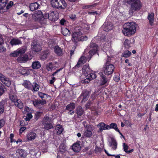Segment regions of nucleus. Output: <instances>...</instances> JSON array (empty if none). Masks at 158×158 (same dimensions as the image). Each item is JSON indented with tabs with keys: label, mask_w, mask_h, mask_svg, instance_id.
<instances>
[{
	"label": "nucleus",
	"mask_w": 158,
	"mask_h": 158,
	"mask_svg": "<svg viewBox=\"0 0 158 158\" xmlns=\"http://www.w3.org/2000/svg\"><path fill=\"white\" fill-rule=\"evenodd\" d=\"M39 85L36 83H33L32 85V88L31 89L32 91H37L39 89Z\"/></svg>",
	"instance_id": "obj_34"
},
{
	"label": "nucleus",
	"mask_w": 158,
	"mask_h": 158,
	"mask_svg": "<svg viewBox=\"0 0 158 158\" xmlns=\"http://www.w3.org/2000/svg\"><path fill=\"white\" fill-rule=\"evenodd\" d=\"M50 121L51 119L48 116H45L43 119V124L50 123Z\"/></svg>",
	"instance_id": "obj_47"
},
{
	"label": "nucleus",
	"mask_w": 158,
	"mask_h": 158,
	"mask_svg": "<svg viewBox=\"0 0 158 158\" xmlns=\"http://www.w3.org/2000/svg\"><path fill=\"white\" fill-rule=\"evenodd\" d=\"M100 85L101 86L104 85L106 84L109 81V80L106 76V75L102 73H100Z\"/></svg>",
	"instance_id": "obj_7"
},
{
	"label": "nucleus",
	"mask_w": 158,
	"mask_h": 158,
	"mask_svg": "<svg viewBox=\"0 0 158 158\" xmlns=\"http://www.w3.org/2000/svg\"><path fill=\"white\" fill-rule=\"evenodd\" d=\"M40 5L37 2L31 3L29 6L30 9L31 11L38 9Z\"/></svg>",
	"instance_id": "obj_21"
},
{
	"label": "nucleus",
	"mask_w": 158,
	"mask_h": 158,
	"mask_svg": "<svg viewBox=\"0 0 158 158\" xmlns=\"http://www.w3.org/2000/svg\"><path fill=\"white\" fill-rule=\"evenodd\" d=\"M32 67L34 69H37L40 68L41 65L40 63L38 61L33 62L32 64Z\"/></svg>",
	"instance_id": "obj_30"
},
{
	"label": "nucleus",
	"mask_w": 158,
	"mask_h": 158,
	"mask_svg": "<svg viewBox=\"0 0 158 158\" xmlns=\"http://www.w3.org/2000/svg\"><path fill=\"white\" fill-rule=\"evenodd\" d=\"M63 131V129L61 125H57L56 127L55 132L57 134H60Z\"/></svg>",
	"instance_id": "obj_24"
},
{
	"label": "nucleus",
	"mask_w": 158,
	"mask_h": 158,
	"mask_svg": "<svg viewBox=\"0 0 158 158\" xmlns=\"http://www.w3.org/2000/svg\"><path fill=\"white\" fill-rule=\"evenodd\" d=\"M136 31L135 23L131 22L125 23L123 26V32L124 35L130 36L135 34Z\"/></svg>",
	"instance_id": "obj_2"
},
{
	"label": "nucleus",
	"mask_w": 158,
	"mask_h": 158,
	"mask_svg": "<svg viewBox=\"0 0 158 158\" xmlns=\"http://www.w3.org/2000/svg\"><path fill=\"white\" fill-rule=\"evenodd\" d=\"M70 19L73 20H74L76 19V15L75 14L72 15L71 16H70Z\"/></svg>",
	"instance_id": "obj_63"
},
{
	"label": "nucleus",
	"mask_w": 158,
	"mask_h": 158,
	"mask_svg": "<svg viewBox=\"0 0 158 158\" xmlns=\"http://www.w3.org/2000/svg\"><path fill=\"white\" fill-rule=\"evenodd\" d=\"M69 32V30L66 28H64L62 29V33L64 36H67L68 35Z\"/></svg>",
	"instance_id": "obj_49"
},
{
	"label": "nucleus",
	"mask_w": 158,
	"mask_h": 158,
	"mask_svg": "<svg viewBox=\"0 0 158 158\" xmlns=\"http://www.w3.org/2000/svg\"><path fill=\"white\" fill-rule=\"evenodd\" d=\"M26 51L25 48H20L15 51L13 53H11L10 55L13 56H16L24 53Z\"/></svg>",
	"instance_id": "obj_13"
},
{
	"label": "nucleus",
	"mask_w": 158,
	"mask_h": 158,
	"mask_svg": "<svg viewBox=\"0 0 158 158\" xmlns=\"http://www.w3.org/2000/svg\"><path fill=\"white\" fill-rule=\"evenodd\" d=\"M31 49L33 51L35 52H38L40 51L41 48L40 45L37 44L36 40H34L31 44Z\"/></svg>",
	"instance_id": "obj_8"
},
{
	"label": "nucleus",
	"mask_w": 158,
	"mask_h": 158,
	"mask_svg": "<svg viewBox=\"0 0 158 158\" xmlns=\"http://www.w3.org/2000/svg\"><path fill=\"white\" fill-rule=\"evenodd\" d=\"M53 42H52V41L50 40V42H48V46L49 47L52 48L53 46Z\"/></svg>",
	"instance_id": "obj_59"
},
{
	"label": "nucleus",
	"mask_w": 158,
	"mask_h": 158,
	"mask_svg": "<svg viewBox=\"0 0 158 158\" xmlns=\"http://www.w3.org/2000/svg\"><path fill=\"white\" fill-rule=\"evenodd\" d=\"M123 146L124 151L125 152H126L128 150V149L129 148V146L127 144H126L125 143H123Z\"/></svg>",
	"instance_id": "obj_55"
},
{
	"label": "nucleus",
	"mask_w": 158,
	"mask_h": 158,
	"mask_svg": "<svg viewBox=\"0 0 158 158\" xmlns=\"http://www.w3.org/2000/svg\"><path fill=\"white\" fill-rule=\"evenodd\" d=\"M13 2L12 1H10L7 4L6 6V7L5 6V7H4L3 9L5 8V11H6L9 8H10L12 6H13Z\"/></svg>",
	"instance_id": "obj_45"
},
{
	"label": "nucleus",
	"mask_w": 158,
	"mask_h": 158,
	"mask_svg": "<svg viewBox=\"0 0 158 158\" xmlns=\"http://www.w3.org/2000/svg\"><path fill=\"white\" fill-rule=\"evenodd\" d=\"M72 149L75 152H78L81 149L80 144L77 143H74L72 146Z\"/></svg>",
	"instance_id": "obj_19"
},
{
	"label": "nucleus",
	"mask_w": 158,
	"mask_h": 158,
	"mask_svg": "<svg viewBox=\"0 0 158 158\" xmlns=\"http://www.w3.org/2000/svg\"><path fill=\"white\" fill-rule=\"evenodd\" d=\"M5 123V121L3 120H0V128L2 127Z\"/></svg>",
	"instance_id": "obj_58"
},
{
	"label": "nucleus",
	"mask_w": 158,
	"mask_h": 158,
	"mask_svg": "<svg viewBox=\"0 0 158 158\" xmlns=\"http://www.w3.org/2000/svg\"><path fill=\"white\" fill-rule=\"evenodd\" d=\"M127 3L130 6L129 13L132 15L134 12L139 10L142 7V3L140 0H126Z\"/></svg>",
	"instance_id": "obj_1"
},
{
	"label": "nucleus",
	"mask_w": 158,
	"mask_h": 158,
	"mask_svg": "<svg viewBox=\"0 0 158 158\" xmlns=\"http://www.w3.org/2000/svg\"><path fill=\"white\" fill-rule=\"evenodd\" d=\"M10 43L11 45L13 46L21 44L22 43L19 39L14 38L10 41Z\"/></svg>",
	"instance_id": "obj_22"
},
{
	"label": "nucleus",
	"mask_w": 158,
	"mask_h": 158,
	"mask_svg": "<svg viewBox=\"0 0 158 158\" xmlns=\"http://www.w3.org/2000/svg\"><path fill=\"white\" fill-rule=\"evenodd\" d=\"M98 51V49H91L89 52V55L88 56V58L89 59L88 61L91 59L93 55L96 54Z\"/></svg>",
	"instance_id": "obj_26"
},
{
	"label": "nucleus",
	"mask_w": 158,
	"mask_h": 158,
	"mask_svg": "<svg viewBox=\"0 0 158 158\" xmlns=\"http://www.w3.org/2000/svg\"><path fill=\"white\" fill-rule=\"evenodd\" d=\"M15 104L16 106H17L20 109L22 108L23 107V103L21 102V100L19 99L17 100L15 102Z\"/></svg>",
	"instance_id": "obj_35"
},
{
	"label": "nucleus",
	"mask_w": 158,
	"mask_h": 158,
	"mask_svg": "<svg viewBox=\"0 0 158 158\" xmlns=\"http://www.w3.org/2000/svg\"><path fill=\"white\" fill-rule=\"evenodd\" d=\"M87 60V58L83 56H81L78 61L76 66L77 67H79L81 65L85 63Z\"/></svg>",
	"instance_id": "obj_20"
},
{
	"label": "nucleus",
	"mask_w": 158,
	"mask_h": 158,
	"mask_svg": "<svg viewBox=\"0 0 158 158\" xmlns=\"http://www.w3.org/2000/svg\"><path fill=\"white\" fill-rule=\"evenodd\" d=\"M90 47L92 49H98V46L96 43H94L91 41L90 44Z\"/></svg>",
	"instance_id": "obj_46"
},
{
	"label": "nucleus",
	"mask_w": 158,
	"mask_h": 158,
	"mask_svg": "<svg viewBox=\"0 0 158 158\" xmlns=\"http://www.w3.org/2000/svg\"><path fill=\"white\" fill-rule=\"evenodd\" d=\"M113 26V25L111 22H108L105 23L103 24L102 27L103 28L104 31L108 32L112 29Z\"/></svg>",
	"instance_id": "obj_12"
},
{
	"label": "nucleus",
	"mask_w": 158,
	"mask_h": 158,
	"mask_svg": "<svg viewBox=\"0 0 158 158\" xmlns=\"http://www.w3.org/2000/svg\"><path fill=\"white\" fill-rule=\"evenodd\" d=\"M43 125L44 126V128L47 130L51 129L53 127L52 124L51 123H43Z\"/></svg>",
	"instance_id": "obj_37"
},
{
	"label": "nucleus",
	"mask_w": 158,
	"mask_h": 158,
	"mask_svg": "<svg viewBox=\"0 0 158 158\" xmlns=\"http://www.w3.org/2000/svg\"><path fill=\"white\" fill-rule=\"evenodd\" d=\"M56 80V78L54 77H52V79L50 81L49 83L51 84H52Z\"/></svg>",
	"instance_id": "obj_64"
},
{
	"label": "nucleus",
	"mask_w": 158,
	"mask_h": 158,
	"mask_svg": "<svg viewBox=\"0 0 158 158\" xmlns=\"http://www.w3.org/2000/svg\"><path fill=\"white\" fill-rule=\"evenodd\" d=\"M38 151V148H36L35 149H31L30 151V152L32 155H34L36 156Z\"/></svg>",
	"instance_id": "obj_48"
},
{
	"label": "nucleus",
	"mask_w": 158,
	"mask_h": 158,
	"mask_svg": "<svg viewBox=\"0 0 158 158\" xmlns=\"http://www.w3.org/2000/svg\"><path fill=\"white\" fill-rule=\"evenodd\" d=\"M7 0H0V10H2L6 6Z\"/></svg>",
	"instance_id": "obj_36"
},
{
	"label": "nucleus",
	"mask_w": 158,
	"mask_h": 158,
	"mask_svg": "<svg viewBox=\"0 0 158 158\" xmlns=\"http://www.w3.org/2000/svg\"><path fill=\"white\" fill-rule=\"evenodd\" d=\"M44 15L40 10H38L34 13L32 16V18L35 20H39L44 18Z\"/></svg>",
	"instance_id": "obj_9"
},
{
	"label": "nucleus",
	"mask_w": 158,
	"mask_h": 158,
	"mask_svg": "<svg viewBox=\"0 0 158 158\" xmlns=\"http://www.w3.org/2000/svg\"><path fill=\"white\" fill-rule=\"evenodd\" d=\"M58 18V14L56 11H50L48 14H46L44 15V18H48L50 20L55 21Z\"/></svg>",
	"instance_id": "obj_6"
},
{
	"label": "nucleus",
	"mask_w": 158,
	"mask_h": 158,
	"mask_svg": "<svg viewBox=\"0 0 158 158\" xmlns=\"http://www.w3.org/2000/svg\"><path fill=\"white\" fill-rule=\"evenodd\" d=\"M83 112L84 110L82 107L79 106L77 107L76 110V113L78 117L81 116L82 115Z\"/></svg>",
	"instance_id": "obj_31"
},
{
	"label": "nucleus",
	"mask_w": 158,
	"mask_h": 158,
	"mask_svg": "<svg viewBox=\"0 0 158 158\" xmlns=\"http://www.w3.org/2000/svg\"><path fill=\"white\" fill-rule=\"evenodd\" d=\"M124 44L126 47L128 48L129 47L130 45V40L127 39H126L124 42Z\"/></svg>",
	"instance_id": "obj_52"
},
{
	"label": "nucleus",
	"mask_w": 158,
	"mask_h": 158,
	"mask_svg": "<svg viewBox=\"0 0 158 158\" xmlns=\"http://www.w3.org/2000/svg\"><path fill=\"white\" fill-rule=\"evenodd\" d=\"M37 135L34 132H31L28 133L26 135L27 141H32L37 137Z\"/></svg>",
	"instance_id": "obj_11"
},
{
	"label": "nucleus",
	"mask_w": 158,
	"mask_h": 158,
	"mask_svg": "<svg viewBox=\"0 0 158 158\" xmlns=\"http://www.w3.org/2000/svg\"><path fill=\"white\" fill-rule=\"evenodd\" d=\"M85 76H86V77H87L88 79H89V80L90 81L95 79L97 77L95 74L93 72L92 70V72H90V73H89Z\"/></svg>",
	"instance_id": "obj_28"
},
{
	"label": "nucleus",
	"mask_w": 158,
	"mask_h": 158,
	"mask_svg": "<svg viewBox=\"0 0 158 158\" xmlns=\"http://www.w3.org/2000/svg\"><path fill=\"white\" fill-rule=\"evenodd\" d=\"M111 142L110 143V146L114 150H116L117 148L118 143L116 140L114 138L111 139Z\"/></svg>",
	"instance_id": "obj_18"
},
{
	"label": "nucleus",
	"mask_w": 158,
	"mask_h": 158,
	"mask_svg": "<svg viewBox=\"0 0 158 158\" xmlns=\"http://www.w3.org/2000/svg\"><path fill=\"white\" fill-rule=\"evenodd\" d=\"M6 103L4 100H2L0 102V114L2 113L4 111V105Z\"/></svg>",
	"instance_id": "obj_41"
},
{
	"label": "nucleus",
	"mask_w": 158,
	"mask_h": 158,
	"mask_svg": "<svg viewBox=\"0 0 158 158\" xmlns=\"http://www.w3.org/2000/svg\"><path fill=\"white\" fill-rule=\"evenodd\" d=\"M28 60V56L27 55H25L23 56H19L17 59V60L19 62H25Z\"/></svg>",
	"instance_id": "obj_23"
},
{
	"label": "nucleus",
	"mask_w": 158,
	"mask_h": 158,
	"mask_svg": "<svg viewBox=\"0 0 158 158\" xmlns=\"http://www.w3.org/2000/svg\"><path fill=\"white\" fill-rule=\"evenodd\" d=\"M9 98L10 100L14 103L18 100L16 95L14 94H9Z\"/></svg>",
	"instance_id": "obj_40"
},
{
	"label": "nucleus",
	"mask_w": 158,
	"mask_h": 158,
	"mask_svg": "<svg viewBox=\"0 0 158 158\" xmlns=\"http://www.w3.org/2000/svg\"><path fill=\"white\" fill-rule=\"evenodd\" d=\"M105 125L106 124L103 122L100 123L97 126L99 127V131L100 132H102L103 130H105Z\"/></svg>",
	"instance_id": "obj_38"
},
{
	"label": "nucleus",
	"mask_w": 158,
	"mask_h": 158,
	"mask_svg": "<svg viewBox=\"0 0 158 158\" xmlns=\"http://www.w3.org/2000/svg\"><path fill=\"white\" fill-rule=\"evenodd\" d=\"M33 103L34 106L36 107H39L45 104L46 103V101L44 100H41L37 99L33 101Z\"/></svg>",
	"instance_id": "obj_15"
},
{
	"label": "nucleus",
	"mask_w": 158,
	"mask_h": 158,
	"mask_svg": "<svg viewBox=\"0 0 158 158\" xmlns=\"http://www.w3.org/2000/svg\"><path fill=\"white\" fill-rule=\"evenodd\" d=\"M89 97V92L87 90H85L82 91L79 98L82 99L81 102H85L86 101Z\"/></svg>",
	"instance_id": "obj_10"
},
{
	"label": "nucleus",
	"mask_w": 158,
	"mask_h": 158,
	"mask_svg": "<svg viewBox=\"0 0 158 158\" xmlns=\"http://www.w3.org/2000/svg\"><path fill=\"white\" fill-rule=\"evenodd\" d=\"M2 82L7 87L10 86L11 85V81L9 78L6 77H4Z\"/></svg>",
	"instance_id": "obj_29"
},
{
	"label": "nucleus",
	"mask_w": 158,
	"mask_h": 158,
	"mask_svg": "<svg viewBox=\"0 0 158 158\" xmlns=\"http://www.w3.org/2000/svg\"><path fill=\"white\" fill-rule=\"evenodd\" d=\"M3 40L2 38L0 36V52H3L6 50V48L3 45Z\"/></svg>",
	"instance_id": "obj_33"
},
{
	"label": "nucleus",
	"mask_w": 158,
	"mask_h": 158,
	"mask_svg": "<svg viewBox=\"0 0 158 158\" xmlns=\"http://www.w3.org/2000/svg\"><path fill=\"white\" fill-rule=\"evenodd\" d=\"M114 80L115 81L118 82L120 80V77L118 75H114Z\"/></svg>",
	"instance_id": "obj_57"
},
{
	"label": "nucleus",
	"mask_w": 158,
	"mask_h": 158,
	"mask_svg": "<svg viewBox=\"0 0 158 158\" xmlns=\"http://www.w3.org/2000/svg\"><path fill=\"white\" fill-rule=\"evenodd\" d=\"M38 94L39 95V97L42 99L44 98V95H45L46 96H48V97L49 98H50L49 95H48L45 94L43 93L40 92H38Z\"/></svg>",
	"instance_id": "obj_50"
},
{
	"label": "nucleus",
	"mask_w": 158,
	"mask_h": 158,
	"mask_svg": "<svg viewBox=\"0 0 158 158\" xmlns=\"http://www.w3.org/2000/svg\"><path fill=\"white\" fill-rule=\"evenodd\" d=\"M110 129H113L116 131L117 130H118V129L117 127V125L116 123H111L110 124Z\"/></svg>",
	"instance_id": "obj_44"
},
{
	"label": "nucleus",
	"mask_w": 158,
	"mask_h": 158,
	"mask_svg": "<svg viewBox=\"0 0 158 158\" xmlns=\"http://www.w3.org/2000/svg\"><path fill=\"white\" fill-rule=\"evenodd\" d=\"M131 55V52L128 50H126L122 54V56L126 58H128Z\"/></svg>",
	"instance_id": "obj_39"
},
{
	"label": "nucleus",
	"mask_w": 158,
	"mask_h": 158,
	"mask_svg": "<svg viewBox=\"0 0 158 158\" xmlns=\"http://www.w3.org/2000/svg\"><path fill=\"white\" fill-rule=\"evenodd\" d=\"M86 78L84 80H82L81 81V82L82 83H88L90 81L89 79H88L87 77L86 76Z\"/></svg>",
	"instance_id": "obj_56"
},
{
	"label": "nucleus",
	"mask_w": 158,
	"mask_h": 158,
	"mask_svg": "<svg viewBox=\"0 0 158 158\" xmlns=\"http://www.w3.org/2000/svg\"><path fill=\"white\" fill-rule=\"evenodd\" d=\"M26 129V128L25 127H22L20 128L19 130V132L20 134H21L22 132L25 130Z\"/></svg>",
	"instance_id": "obj_62"
},
{
	"label": "nucleus",
	"mask_w": 158,
	"mask_h": 158,
	"mask_svg": "<svg viewBox=\"0 0 158 158\" xmlns=\"http://www.w3.org/2000/svg\"><path fill=\"white\" fill-rule=\"evenodd\" d=\"M86 129L84 132V136L85 137L90 138L92 135V131L89 130V128Z\"/></svg>",
	"instance_id": "obj_25"
},
{
	"label": "nucleus",
	"mask_w": 158,
	"mask_h": 158,
	"mask_svg": "<svg viewBox=\"0 0 158 158\" xmlns=\"http://www.w3.org/2000/svg\"><path fill=\"white\" fill-rule=\"evenodd\" d=\"M110 61L109 60V59H108L105 64L104 65L103 68V70L104 74L107 76L112 74L113 73L115 68L114 65L110 64Z\"/></svg>",
	"instance_id": "obj_3"
},
{
	"label": "nucleus",
	"mask_w": 158,
	"mask_h": 158,
	"mask_svg": "<svg viewBox=\"0 0 158 158\" xmlns=\"http://www.w3.org/2000/svg\"><path fill=\"white\" fill-rule=\"evenodd\" d=\"M59 149L62 152H64L66 150V146L64 144H61L59 146Z\"/></svg>",
	"instance_id": "obj_43"
},
{
	"label": "nucleus",
	"mask_w": 158,
	"mask_h": 158,
	"mask_svg": "<svg viewBox=\"0 0 158 158\" xmlns=\"http://www.w3.org/2000/svg\"><path fill=\"white\" fill-rule=\"evenodd\" d=\"M92 70L89 66V64L84 65L82 68V73L85 76L87 75L89 73H90V72H92Z\"/></svg>",
	"instance_id": "obj_14"
},
{
	"label": "nucleus",
	"mask_w": 158,
	"mask_h": 158,
	"mask_svg": "<svg viewBox=\"0 0 158 158\" xmlns=\"http://www.w3.org/2000/svg\"><path fill=\"white\" fill-rule=\"evenodd\" d=\"M148 19L150 25L153 26L154 21V14H149L148 16Z\"/></svg>",
	"instance_id": "obj_27"
},
{
	"label": "nucleus",
	"mask_w": 158,
	"mask_h": 158,
	"mask_svg": "<svg viewBox=\"0 0 158 158\" xmlns=\"http://www.w3.org/2000/svg\"><path fill=\"white\" fill-rule=\"evenodd\" d=\"M51 5L54 8L62 9H65L67 6L64 0H51Z\"/></svg>",
	"instance_id": "obj_5"
},
{
	"label": "nucleus",
	"mask_w": 158,
	"mask_h": 158,
	"mask_svg": "<svg viewBox=\"0 0 158 158\" xmlns=\"http://www.w3.org/2000/svg\"><path fill=\"white\" fill-rule=\"evenodd\" d=\"M76 47L75 46H74L73 47L72 49L70 50V55L71 56L74 53V51L76 49Z\"/></svg>",
	"instance_id": "obj_60"
},
{
	"label": "nucleus",
	"mask_w": 158,
	"mask_h": 158,
	"mask_svg": "<svg viewBox=\"0 0 158 158\" xmlns=\"http://www.w3.org/2000/svg\"><path fill=\"white\" fill-rule=\"evenodd\" d=\"M16 154L19 157H25L27 156V153L23 150L19 149L17 150Z\"/></svg>",
	"instance_id": "obj_16"
},
{
	"label": "nucleus",
	"mask_w": 158,
	"mask_h": 158,
	"mask_svg": "<svg viewBox=\"0 0 158 158\" xmlns=\"http://www.w3.org/2000/svg\"><path fill=\"white\" fill-rule=\"evenodd\" d=\"M23 85L25 88L28 89H31L32 88V84L29 81H25Z\"/></svg>",
	"instance_id": "obj_32"
},
{
	"label": "nucleus",
	"mask_w": 158,
	"mask_h": 158,
	"mask_svg": "<svg viewBox=\"0 0 158 158\" xmlns=\"http://www.w3.org/2000/svg\"><path fill=\"white\" fill-rule=\"evenodd\" d=\"M32 116L31 114L30 113H28L27 114L25 119L26 121H29L32 118Z\"/></svg>",
	"instance_id": "obj_53"
},
{
	"label": "nucleus",
	"mask_w": 158,
	"mask_h": 158,
	"mask_svg": "<svg viewBox=\"0 0 158 158\" xmlns=\"http://www.w3.org/2000/svg\"><path fill=\"white\" fill-rule=\"evenodd\" d=\"M54 52L58 56H61L63 54L62 49L58 46H56L54 47Z\"/></svg>",
	"instance_id": "obj_17"
},
{
	"label": "nucleus",
	"mask_w": 158,
	"mask_h": 158,
	"mask_svg": "<svg viewBox=\"0 0 158 158\" xmlns=\"http://www.w3.org/2000/svg\"><path fill=\"white\" fill-rule=\"evenodd\" d=\"M72 36L71 40L73 42L76 43L79 41H86L88 39L87 36L85 35H83L81 32L80 31L73 33Z\"/></svg>",
	"instance_id": "obj_4"
},
{
	"label": "nucleus",
	"mask_w": 158,
	"mask_h": 158,
	"mask_svg": "<svg viewBox=\"0 0 158 158\" xmlns=\"http://www.w3.org/2000/svg\"><path fill=\"white\" fill-rule=\"evenodd\" d=\"M4 85L0 82V96L2 95L4 92Z\"/></svg>",
	"instance_id": "obj_51"
},
{
	"label": "nucleus",
	"mask_w": 158,
	"mask_h": 158,
	"mask_svg": "<svg viewBox=\"0 0 158 158\" xmlns=\"http://www.w3.org/2000/svg\"><path fill=\"white\" fill-rule=\"evenodd\" d=\"M29 110V108L28 107L25 106L24 107V110L23 111L24 113H26Z\"/></svg>",
	"instance_id": "obj_61"
},
{
	"label": "nucleus",
	"mask_w": 158,
	"mask_h": 158,
	"mask_svg": "<svg viewBox=\"0 0 158 158\" xmlns=\"http://www.w3.org/2000/svg\"><path fill=\"white\" fill-rule=\"evenodd\" d=\"M46 69L48 71H51L53 68V64L52 63H49L46 65Z\"/></svg>",
	"instance_id": "obj_42"
},
{
	"label": "nucleus",
	"mask_w": 158,
	"mask_h": 158,
	"mask_svg": "<svg viewBox=\"0 0 158 158\" xmlns=\"http://www.w3.org/2000/svg\"><path fill=\"white\" fill-rule=\"evenodd\" d=\"M75 107V105L74 103H70V109L71 108L72 109H74ZM72 110L70 109V114H72V112H73V111L72 112Z\"/></svg>",
	"instance_id": "obj_54"
}]
</instances>
